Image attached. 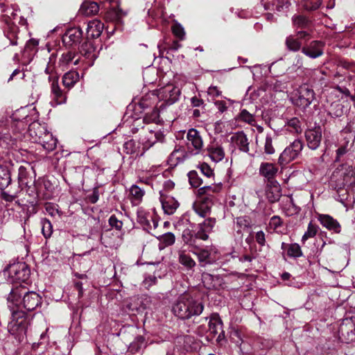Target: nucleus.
<instances>
[{
  "label": "nucleus",
  "mask_w": 355,
  "mask_h": 355,
  "mask_svg": "<svg viewBox=\"0 0 355 355\" xmlns=\"http://www.w3.org/2000/svg\"><path fill=\"white\" fill-rule=\"evenodd\" d=\"M204 309L203 304L189 293L181 295L173 306V313L180 319L187 320L200 315Z\"/></svg>",
  "instance_id": "1"
},
{
  "label": "nucleus",
  "mask_w": 355,
  "mask_h": 355,
  "mask_svg": "<svg viewBox=\"0 0 355 355\" xmlns=\"http://www.w3.org/2000/svg\"><path fill=\"white\" fill-rule=\"evenodd\" d=\"M23 295V306L28 311L35 310L41 304V297L34 291H26V288L21 286L12 288L8 296V302L13 306H17Z\"/></svg>",
  "instance_id": "2"
},
{
  "label": "nucleus",
  "mask_w": 355,
  "mask_h": 355,
  "mask_svg": "<svg viewBox=\"0 0 355 355\" xmlns=\"http://www.w3.org/2000/svg\"><path fill=\"white\" fill-rule=\"evenodd\" d=\"M15 306L8 304V307L11 311V320L8 322V329L10 334L20 339L26 334L30 321L24 311L18 308L15 309Z\"/></svg>",
  "instance_id": "3"
},
{
  "label": "nucleus",
  "mask_w": 355,
  "mask_h": 355,
  "mask_svg": "<svg viewBox=\"0 0 355 355\" xmlns=\"http://www.w3.org/2000/svg\"><path fill=\"white\" fill-rule=\"evenodd\" d=\"M353 171L352 168L346 169L343 171L341 169H337L335 171L331 176V182L334 183L335 189H337L338 197L341 203L345 204V201H350L349 199V195L345 197V195L340 193L343 191V189L349 187L353 184H355V178L353 176Z\"/></svg>",
  "instance_id": "4"
},
{
  "label": "nucleus",
  "mask_w": 355,
  "mask_h": 355,
  "mask_svg": "<svg viewBox=\"0 0 355 355\" xmlns=\"http://www.w3.org/2000/svg\"><path fill=\"white\" fill-rule=\"evenodd\" d=\"M18 182L22 189H26L30 196L38 192L35 182V172L29 163L21 165L18 168Z\"/></svg>",
  "instance_id": "5"
},
{
  "label": "nucleus",
  "mask_w": 355,
  "mask_h": 355,
  "mask_svg": "<svg viewBox=\"0 0 355 355\" xmlns=\"http://www.w3.org/2000/svg\"><path fill=\"white\" fill-rule=\"evenodd\" d=\"M4 275L10 284L26 282L31 275V270L24 262H17L10 264L4 270Z\"/></svg>",
  "instance_id": "6"
},
{
  "label": "nucleus",
  "mask_w": 355,
  "mask_h": 355,
  "mask_svg": "<svg viewBox=\"0 0 355 355\" xmlns=\"http://www.w3.org/2000/svg\"><path fill=\"white\" fill-rule=\"evenodd\" d=\"M55 60L56 58L54 55H51L49 57V62L45 69V73L46 74H58L59 69L64 71L66 68L70 67L71 64H78L80 57L71 51L63 53L59 60L57 67H55Z\"/></svg>",
  "instance_id": "7"
},
{
  "label": "nucleus",
  "mask_w": 355,
  "mask_h": 355,
  "mask_svg": "<svg viewBox=\"0 0 355 355\" xmlns=\"http://www.w3.org/2000/svg\"><path fill=\"white\" fill-rule=\"evenodd\" d=\"M291 103L302 109L308 107L315 98V92L308 85L304 84L288 94Z\"/></svg>",
  "instance_id": "8"
},
{
  "label": "nucleus",
  "mask_w": 355,
  "mask_h": 355,
  "mask_svg": "<svg viewBox=\"0 0 355 355\" xmlns=\"http://www.w3.org/2000/svg\"><path fill=\"white\" fill-rule=\"evenodd\" d=\"M304 147L302 141L295 139L280 154L278 162L282 166H285L296 159Z\"/></svg>",
  "instance_id": "9"
},
{
  "label": "nucleus",
  "mask_w": 355,
  "mask_h": 355,
  "mask_svg": "<svg viewBox=\"0 0 355 355\" xmlns=\"http://www.w3.org/2000/svg\"><path fill=\"white\" fill-rule=\"evenodd\" d=\"M338 332L343 342H355V317L343 319Z\"/></svg>",
  "instance_id": "10"
},
{
  "label": "nucleus",
  "mask_w": 355,
  "mask_h": 355,
  "mask_svg": "<svg viewBox=\"0 0 355 355\" xmlns=\"http://www.w3.org/2000/svg\"><path fill=\"white\" fill-rule=\"evenodd\" d=\"M144 135L140 138L143 145V150H146L157 142H162L164 138L163 132L160 130L144 129Z\"/></svg>",
  "instance_id": "11"
},
{
  "label": "nucleus",
  "mask_w": 355,
  "mask_h": 355,
  "mask_svg": "<svg viewBox=\"0 0 355 355\" xmlns=\"http://www.w3.org/2000/svg\"><path fill=\"white\" fill-rule=\"evenodd\" d=\"M203 141L199 132L193 128L189 129L187 135V147L191 155L200 153Z\"/></svg>",
  "instance_id": "12"
},
{
  "label": "nucleus",
  "mask_w": 355,
  "mask_h": 355,
  "mask_svg": "<svg viewBox=\"0 0 355 355\" xmlns=\"http://www.w3.org/2000/svg\"><path fill=\"white\" fill-rule=\"evenodd\" d=\"M305 137L308 147L311 150H316L321 142L322 129L320 126L309 129L305 132Z\"/></svg>",
  "instance_id": "13"
},
{
  "label": "nucleus",
  "mask_w": 355,
  "mask_h": 355,
  "mask_svg": "<svg viewBox=\"0 0 355 355\" xmlns=\"http://www.w3.org/2000/svg\"><path fill=\"white\" fill-rule=\"evenodd\" d=\"M209 330L211 334L218 336L216 338L218 342L225 338V331L223 330V322L219 315L217 313L212 314L209 318Z\"/></svg>",
  "instance_id": "14"
},
{
  "label": "nucleus",
  "mask_w": 355,
  "mask_h": 355,
  "mask_svg": "<svg viewBox=\"0 0 355 355\" xmlns=\"http://www.w3.org/2000/svg\"><path fill=\"white\" fill-rule=\"evenodd\" d=\"M216 253L217 250L214 248H211L209 250L201 249L194 252V254L198 257L200 266L203 267L207 265L212 264L216 261L218 259L215 256V254Z\"/></svg>",
  "instance_id": "15"
},
{
  "label": "nucleus",
  "mask_w": 355,
  "mask_h": 355,
  "mask_svg": "<svg viewBox=\"0 0 355 355\" xmlns=\"http://www.w3.org/2000/svg\"><path fill=\"white\" fill-rule=\"evenodd\" d=\"M83 37V31L78 27L68 29L62 37L63 43L68 46L78 44Z\"/></svg>",
  "instance_id": "16"
},
{
  "label": "nucleus",
  "mask_w": 355,
  "mask_h": 355,
  "mask_svg": "<svg viewBox=\"0 0 355 355\" xmlns=\"http://www.w3.org/2000/svg\"><path fill=\"white\" fill-rule=\"evenodd\" d=\"M180 92V89L173 85H167L162 88L158 96L164 98L168 104H173L178 100Z\"/></svg>",
  "instance_id": "17"
},
{
  "label": "nucleus",
  "mask_w": 355,
  "mask_h": 355,
  "mask_svg": "<svg viewBox=\"0 0 355 355\" xmlns=\"http://www.w3.org/2000/svg\"><path fill=\"white\" fill-rule=\"evenodd\" d=\"M266 196L271 203L277 202L282 196V189L277 181L267 182Z\"/></svg>",
  "instance_id": "18"
},
{
  "label": "nucleus",
  "mask_w": 355,
  "mask_h": 355,
  "mask_svg": "<svg viewBox=\"0 0 355 355\" xmlns=\"http://www.w3.org/2000/svg\"><path fill=\"white\" fill-rule=\"evenodd\" d=\"M49 77V81L51 83V94L55 101L56 105H60L62 103H65L66 98L61 90L59 85H58V77L55 74L53 76V74H50Z\"/></svg>",
  "instance_id": "19"
},
{
  "label": "nucleus",
  "mask_w": 355,
  "mask_h": 355,
  "mask_svg": "<svg viewBox=\"0 0 355 355\" xmlns=\"http://www.w3.org/2000/svg\"><path fill=\"white\" fill-rule=\"evenodd\" d=\"M324 44L320 41H313L308 46L302 49V52L306 56L315 59L323 54Z\"/></svg>",
  "instance_id": "20"
},
{
  "label": "nucleus",
  "mask_w": 355,
  "mask_h": 355,
  "mask_svg": "<svg viewBox=\"0 0 355 355\" xmlns=\"http://www.w3.org/2000/svg\"><path fill=\"white\" fill-rule=\"evenodd\" d=\"M160 202L165 214H173L179 207L178 202L172 196H165L163 191H159Z\"/></svg>",
  "instance_id": "21"
},
{
  "label": "nucleus",
  "mask_w": 355,
  "mask_h": 355,
  "mask_svg": "<svg viewBox=\"0 0 355 355\" xmlns=\"http://www.w3.org/2000/svg\"><path fill=\"white\" fill-rule=\"evenodd\" d=\"M207 155L216 163L222 161L225 157V150L218 143L212 142L207 148Z\"/></svg>",
  "instance_id": "22"
},
{
  "label": "nucleus",
  "mask_w": 355,
  "mask_h": 355,
  "mask_svg": "<svg viewBox=\"0 0 355 355\" xmlns=\"http://www.w3.org/2000/svg\"><path fill=\"white\" fill-rule=\"evenodd\" d=\"M277 171L278 168L272 163L263 162L259 166V174L267 180V182L276 181L275 178Z\"/></svg>",
  "instance_id": "23"
},
{
  "label": "nucleus",
  "mask_w": 355,
  "mask_h": 355,
  "mask_svg": "<svg viewBox=\"0 0 355 355\" xmlns=\"http://www.w3.org/2000/svg\"><path fill=\"white\" fill-rule=\"evenodd\" d=\"M211 200L205 198L202 200L196 202L193 205L194 211L200 217L205 218L211 212Z\"/></svg>",
  "instance_id": "24"
},
{
  "label": "nucleus",
  "mask_w": 355,
  "mask_h": 355,
  "mask_svg": "<svg viewBox=\"0 0 355 355\" xmlns=\"http://www.w3.org/2000/svg\"><path fill=\"white\" fill-rule=\"evenodd\" d=\"M318 219L321 225L329 230L333 231L335 233H339L340 232L341 227L339 223L331 216L320 214L318 215Z\"/></svg>",
  "instance_id": "25"
},
{
  "label": "nucleus",
  "mask_w": 355,
  "mask_h": 355,
  "mask_svg": "<svg viewBox=\"0 0 355 355\" xmlns=\"http://www.w3.org/2000/svg\"><path fill=\"white\" fill-rule=\"evenodd\" d=\"M265 10L282 11L290 6L288 0H261Z\"/></svg>",
  "instance_id": "26"
},
{
  "label": "nucleus",
  "mask_w": 355,
  "mask_h": 355,
  "mask_svg": "<svg viewBox=\"0 0 355 355\" xmlns=\"http://www.w3.org/2000/svg\"><path fill=\"white\" fill-rule=\"evenodd\" d=\"M47 132L45 126L38 123H31L28 128V134L35 143H38Z\"/></svg>",
  "instance_id": "27"
},
{
  "label": "nucleus",
  "mask_w": 355,
  "mask_h": 355,
  "mask_svg": "<svg viewBox=\"0 0 355 355\" xmlns=\"http://www.w3.org/2000/svg\"><path fill=\"white\" fill-rule=\"evenodd\" d=\"M231 141L240 150L244 153L249 151V142L243 132H238L234 134L231 137Z\"/></svg>",
  "instance_id": "28"
},
{
  "label": "nucleus",
  "mask_w": 355,
  "mask_h": 355,
  "mask_svg": "<svg viewBox=\"0 0 355 355\" xmlns=\"http://www.w3.org/2000/svg\"><path fill=\"white\" fill-rule=\"evenodd\" d=\"M103 28L104 25L101 21L98 19L90 21L87 28V36L92 38L98 37L101 35Z\"/></svg>",
  "instance_id": "29"
},
{
  "label": "nucleus",
  "mask_w": 355,
  "mask_h": 355,
  "mask_svg": "<svg viewBox=\"0 0 355 355\" xmlns=\"http://www.w3.org/2000/svg\"><path fill=\"white\" fill-rule=\"evenodd\" d=\"M80 51L86 59L89 60V62H90L89 64H92L94 60L97 58L95 52V48L91 42H86L83 43Z\"/></svg>",
  "instance_id": "30"
},
{
  "label": "nucleus",
  "mask_w": 355,
  "mask_h": 355,
  "mask_svg": "<svg viewBox=\"0 0 355 355\" xmlns=\"http://www.w3.org/2000/svg\"><path fill=\"white\" fill-rule=\"evenodd\" d=\"M79 80V73L76 71L71 70L63 75L62 85L64 87L70 89Z\"/></svg>",
  "instance_id": "31"
},
{
  "label": "nucleus",
  "mask_w": 355,
  "mask_h": 355,
  "mask_svg": "<svg viewBox=\"0 0 355 355\" xmlns=\"http://www.w3.org/2000/svg\"><path fill=\"white\" fill-rule=\"evenodd\" d=\"M38 144H41L45 150L51 152L55 148L57 139L48 131L46 134L39 140Z\"/></svg>",
  "instance_id": "32"
},
{
  "label": "nucleus",
  "mask_w": 355,
  "mask_h": 355,
  "mask_svg": "<svg viewBox=\"0 0 355 355\" xmlns=\"http://www.w3.org/2000/svg\"><path fill=\"white\" fill-rule=\"evenodd\" d=\"M130 193L131 203L137 206L141 202L145 191L137 185L133 184L130 188Z\"/></svg>",
  "instance_id": "33"
},
{
  "label": "nucleus",
  "mask_w": 355,
  "mask_h": 355,
  "mask_svg": "<svg viewBox=\"0 0 355 355\" xmlns=\"http://www.w3.org/2000/svg\"><path fill=\"white\" fill-rule=\"evenodd\" d=\"M350 139L351 138H348L347 136H345L340 140L338 144L339 147L336 150L335 162H340L341 160V157L348 152L352 144V143L350 144Z\"/></svg>",
  "instance_id": "34"
},
{
  "label": "nucleus",
  "mask_w": 355,
  "mask_h": 355,
  "mask_svg": "<svg viewBox=\"0 0 355 355\" xmlns=\"http://www.w3.org/2000/svg\"><path fill=\"white\" fill-rule=\"evenodd\" d=\"M282 249L286 250L287 251V255L291 258H299L303 255L301 247L296 243L291 244L282 243Z\"/></svg>",
  "instance_id": "35"
},
{
  "label": "nucleus",
  "mask_w": 355,
  "mask_h": 355,
  "mask_svg": "<svg viewBox=\"0 0 355 355\" xmlns=\"http://www.w3.org/2000/svg\"><path fill=\"white\" fill-rule=\"evenodd\" d=\"M11 174L8 166L0 165V189L3 190L11 183Z\"/></svg>",
  "instance_id": "36"
},
{
  "label": "nucleus",
  "mask_w": 355,
  "mask_h": 355,
  "mask_svg": "<svg viewBox=\"0 0 355 355\" xmlns=\"http://www.w3.org/2000/svg\"><path fill=\"white\" fill-rule=\"evenodd\" d=\"M99 10V6L94 1H85L82 3L80 11L82 14L89 16L96 14Z\"/></svg>",
  "instance_id": "37"
},
{
  "label": "nucleus",
  "mask_w": 355,
  "mask_h": 355,
  "mask_svg": "<svg viewBox=\"0 0 355 355\" xmlns=\"http://www.w3.org/2000/svg\"><path fill=\"white\" fill-rule=\"evenodd\" d=\"M178 261L188 270L193 268L196 265V261L184 251H180L179 252Z\"/></svg>",
  "instance_id": "38"
},
{
  "label": "nucleus",
  "mask_w": 355,
  "mask_h": 355,
  "mask_svg": "<svg viewBox=\"0 0 355 355\" xmlns=\"http://www.w3.org/2000/svg\"><path fill=\"white\" fill-rule=\"evenodd\" d=\"M159 241V248L163 249L167 246H170L175 243V235L171 232H167L159 237H158Z\"/></svg>",
  "instance_id": "39"
},
{
  "label": "nucleus",
  "mask_w": 355,
  "mask_h": 355,
  "mask_svg": "<svg viewBox=\"0 0 355 355\" xmlns=\"http://www.w3.org/2000/svg\"><path fill=\"white\" fill-rule=\"evenodd\" d=\"M144 122L145 123H155L159 124L161 120L159 119V112L157 108H154L150 112H148L144 117Z\"/></svg>",
  "instance_id": "40"
},
{
  "label": "nucleus",
  "mask_w": 355,
  "mask_h": 355,
  "mask_svg": "<svg viewBox=\"0 0 355 355\" xmlns=\"http://www.w3.org/2000/svg\"><path fill=\"white\" fill-rule=\"evenodd\" d=\"M137 221L147 229H150V215L142 208H139L137 211Z\"/></svg>",
  "instance_id": "41"
},
{
  "label": "nucleus",
  "mask_w": 355,
  "mask_h": 355,
  "mask_svg": "<svg viewBox=\"0 0 355 355\" xmlns=\"http://www.w3.org/2000/svg\"><path fill=\"white\" fill-rule=\"evenodd\" d=\"M285 44L287 49L292 51H297L301 48V42L299 41V39L294 35L287 37Z\"/></svg>",
  "instance_id": "42"
},
{
  "label": "nucleus",
  "mask_w": 355,
  "mask_h": 355,
  "mask_svg": "<svg viewBox=\"0 0 355 355\" xmlns=\"http://www.w3.org/2000/svg\"><path fill=\"white\" fill-rule=\"evenodd\" d=\"M123 148L127 154H138L139 153V144L134 139H130L124 143Z\"/></svg>",
  "instance_id": "43"
},
{
  "label": "nucleus",
  "mask_w": 355,
  "mask_h": 355,
  "mask_svg": "<svg viewBox=\"0 0 355 355\" xmlns=\"http://www.w3.org/2000/svg\"><path fill=\"white\" fill-rule=\"evenodd\" d=\"M221 189L220 185L211 184L209 186H204L199 189V193L200 195H207L211 196L212 194L218 193Z\"/></svg>",
  "instance_id": "44"
},
{
  "label": "nucleus",
  "mask_w": 355,
  "mask_h": 355,
  "mask_svg": "<svg viewBox=\"0 0 355 355\" xmlns=\"http://www.w3.org/2000/svg\"><path fill=\"white\" fill-rule=\"evenodd\" d=\"M286 128L287 130L290 132L299 133L302 132V127H301V123L300 120L296 118L293 117L288 122L286 123Z\"/></svg>",
  "instance_id": "45"
},
{
  "label": "nucleus",
  "mask_w": 355,
  "mask_h": 355,
  "mask_svg": "<svg viewBox=\"0 0 355 355\" xmlns=\"http://www.w3.org/2000/svg\"><path fill=\"white\" fill-rule=\"evenodd\" d=\"M42 233L46 239L51 236L53 233V225L49 220L44 218L41 220Z\"/></svg>",
  "instance_id": "46"
},
{
  "label": "nucleus",
  "mask_w": 355,
  "mask_h": 355,
  "mask_svg": "<svg viewBox=\"0 0 355 355\" xmlns=\"http://www.w3.org/2000/svg\"><path fill=\"white\" fill-rule=\"evenodd\" d=\"M184 150L180 148L175 149L171 154L170 159L171 162H174L175 164L184 162L186 158Z\"/></svg>",
  "instance_id": "47"
},
{
  "label": "nucleus",
  "mask_w": 355,
  "mask_h": 355,
  "mask_svg": "<svg viewBox=\"0 0 355 355\" xmlns=\"http://www.w3.org/2000/svg\"><path fill=\"white\" fill-rule=\"evenodd\" d=\"M182 239L184 241L191 246L195 245L194 230L190 228H186L182 232Z\"/></svg>",
  "instance_id": "48"
},
{
  "label": "nucleus",
  "mask_w": 355,
  "mask_h": 355,
  "mask_svg": "<svg viewBox=\"0 0 355 355\" xmlns=\"http://www.w3.org/2000/svg\"><path fill=\"white\" fill-rule=\"evenodd\" d=\"M318 232V227L310 222L308 225L306 231L302 237V242L304 243L309 238L314 237Z\"/></svg>",
  "instance_id": "49"
},
{
  "label": "nucleus",
  "mask_w": 355,
  "mask_h": 355,
  "mask_svg": "<svg viewBox=\"0 0 355 355\" xmlns=\"http://www.w3.org/2000/svg\"><path fill=\"white\" fill-rule=\"evenodd\" d=\"M189 181L191 187H199L202 184V180L198 173L195 171H191L188 173Z\"/></svg>",
  "instance_id": "50"
},
{
  "label": "nucleus",
  "mask_w": 355,
  "mask_h": 355,
  "mask_svg": "<svg viewBox=\"0 0 355 355\" xmlns=\"http://www.w3.org/2000/svg\"><path fill=\"white\" fill-rule=\"evenodd\" d=\"M268 225L271 230L277 231V230L283 225L282 219L279 216H273L270 219Z\"/></svg>",
  "instance_id": "51"
},
{
  "label": "nucleus",
  "mask_w": 355,
  "mask_h": 355,
  "mask_svg": "<svg viewBox=\"0 0 355 355\" xmlns=\"http://www.w3.org/2000/svg\"><path fill=\"white\" fill-rule=\"evenodd\" d=\"M172 32L175 36L178 37L180 40H183L185 36V32L184 28L179 23H175L172 27Z\"/></svg>",
  "instance_id": "52"
},
{
  "label": "nucleus",
  "mask_w": 355,
  "mask_h": 355,
  "mask_svg": "<svg viewBox=\"0 0 355 355\" xmlns=\"http://www.w3.org/2000/svg\"><path fill=\"white\" fill-rule=\"evenodd\" d=\"M45 210L47 214L52 217L60 216V211L58 210V206L53 203H46L45 205Z\"/></svg>",
  "instance_id": "53"
},
{
  "label": "nucleus",
  "mask_w": 355,
  "mask_h": 355,
  "mask_svg": "<svg viewBox=\"0 0 355 355\" xmlns=\"http://www.w3.org/2000/svg\"><path fill=\"white\" fill-rule=\"evenodd\" d=\"M216 224V219L214 218H208L205 219L202 223H199L200 226L205 230V232L209 234Z\"/></svg>",
  "instance_id": "54"
},
{
  "label": "nucleus",
  "mask_w": 355,
  "mask_h": 355,
  "mask_svg": "<svg viewBox=\"0 0 355 355\" xmlns=\"http://www.w3.org/2000/svg\"><path fill=\"white\" fill-rule=\"evenodd\" d=\"M194 238L196 239H200L202 241H207L209 238L208 232H205L204 228L202 227L199 224L197 227V230H194Z\"/></svg>",
  "instance_id": "55"
},
{
  "label": "nucleus",
  "mask_w": 355,
  "mask_h": 355,
  "mask_svg": "<svg viewBox=\"0 0 355 355\" xmlns=\"http://www.w3.org/2000/svg\"><path fill=\"white\" fill-rule=\"evenodd\" d=\"M129 309L131 311L140 312L145 309V306L141 304V301L139 298L136 297L134 299L132 302H131L129 305Z\"/></svg>",
  "instance_id": "56"
},
{
  "label": "nucleus",
  "mask_w": 355,
  "mask_h": 355,
  "mask_svg": "<svg viewBox=\"0 0 355 355\" xmlns=\"http://www.w3.org/2000/svg\"><path fill=\"white\" fill-rule=\"evenodd\" d=\"M329 114L333 116L338 117L343 114V106L340 103H336L331 105Z\"/></svg>",
  "instance_id": "57"
},
{
  "label": "nucleus",
  "mask_w": 355,
  "mask_h": 355,
  "mask_svg": "<svg viewBox=\"0 0 355 355\" xmlns=\"http://www.w3.org/2000/svg\"><path fill=\"white\" fill-rule=\"evenodd\" d=\"M264 150L266 154L272 155L275 153L272 140L270 135H267L265 140Z\"/></svg>",
  "instance_id": "58"
},
{
  "label": "nucleus",
  "mask_w": 355,
  "mask_h": 355,
  "mask_svg": "<svg viewBox=\"0 0 355 355\" xmlns=\"http://www.w3.org/2000/svg\"><path fill=\"white\" fill-rule=\"evenodd\" d=\"M322 0H304V6L307 10H315L321 4Z\"/></svg>",
  "instance_id": "59"
},
{
  "label": "nucleus",
  "mask_w": 355,
  "mask_h": 355,
  "mask_svg": "<svg viewBox=\"0 0 355 355\" xmlns=\"http://www.w3.org/2000/svg\"><path fill=\"white\" fill-rule=\"evenodd\" d=\"M293 22L297 27H304L307 24L308 20L304 16L297 15L293 17Z\"/></svg>",
  "instance_id": "60"
},
{
  "label": "nucleus",
  "mask_w": 355,
  "mask_h": 355,
  "mask_svg": "<svg viewBox=\"0 0 355 355\" xmlns=\"http://www.w3.org/2000/svg\"><path fill=\"white\" fill-rule=\"evenodd\" d=\"M199 169L202 174H203L207 178H210L213 175V170L211 167L206 163H202L199 166Z\"/></svg>",
  "instance_id": "61"
},
{
  "label": "nucleus",
  "mask_w": 355,
  "mask_h": 355,
  "mask_svg": "<svg viewBox=\"0 0 355 355\" xmlns=\"http://www.w3.org/2000/svg\"><path fill=\"white\" fill-rule=\"evenodd\" d=\"M240 118L242 121L252 123L254 121V116L248 112L246 110H243L240 113Z\"/></svg>",
  "instance_id": "62"
},
{
  "label": "nucleus",
  "mask_w": 355,
  "mask_h": 355,
  "mask_svg": "<svg viewBox=\"0 0 355 355\" xmlns=\"http://www.w3.org/2000/svg\"><path fill=\"white\" fill-rule=\"evenodd\" d=\"M109 224L112 226L115 227L116 230H119L122 228L123 223L122 221L118 220V218L112 215L109 218Z\"/></svg>",
  "instance_id": "63"
},
{
  "label": "nucleus",
  "mask_w": 355,
  "mask_h": 355,
  "mask_svg": "<svg viewBox=\"0 0 355 355\" xmlns=\"http://www.w3.org/2000/svg\"><path fill=\"white\" fill-rule=\"evenodd\" d=\"M221 91L216 86H210L207 89V94L212 98L221 95Z\"/></svg>",
  "instance_id": "64"
}]
</instances>
